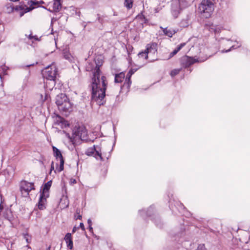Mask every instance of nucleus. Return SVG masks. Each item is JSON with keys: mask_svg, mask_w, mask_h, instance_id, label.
Wrapping results in <instances>:
<instances>
[{"mask_svg": "<svg viewBox=\"0 0 250 250\" xmlns=\"http://www.w3.org/2000/svg\"><path fill=\"white\" fill-rule=\"evenodd\" d=\"M100 66V65L97 64L93 70V64L89 63L86 66V69L87 71L93 70V77L90 84L91 100L101 105L105 103L104 97L107 83L106 77L102 75Z\"/></svg>", "mask_w": 250, "mask_h": 250, "instance_id": "f257e3e1", "label": "nucleus"}, {"mask_svg": "<svg viewBox=\"0 0 250 250\" xmlns=\"http://www.w3.org/2000/svg\"><path fill=\"white\" fill-rule=\"evenodd\" d=\"M56 104L59 110L65 112L66 115L72 110V104L64 94L61 93L57 96Z\"/></svg>", "mask_w": 250, "mask_h": 250, "instance_id": "f03ea898", "label": "nucleus"}, {"mask_svg": "<svg viewBox=\"0 0 250 250\" xmlns=\"http://www.w3.org/2000/svg\"><path fill=\"white\" fill-rule=\"evenodd\" d=\"M87 131L84 126H76L73 129L72 137L70 138L71 142L75 144L76 142L80 140H87Z\"/></svg>", "mask_w": 250, "mask_h": 250, "instance_id": "7ed1b4c3", "label": "nucleus"}, {"mask_svg": "<svg viewBox=\"0 0 250 250\" xmlns=\"http://www.w3.org/2000/svg\"><path fill=\"white\" fill-rule=\"evenodd\" d=\"M213 0H202L198 7L199 12L206 18H209L214 9Z\"/></svg>", "mask_w": 250, "mask_h": 250, "instance_id": "20e7f679", "label": "nucleus"}, {"mask_svg": "<svg viewBox=\"0 0 250 250\" xmlns=\"http://www.w3.org/2000/svg\"><path fill=\"white\" fill-rule=\"evenodd\" d=\"M188 6V2L186 0H173L171 3V13L174 19L177 18L181 11Z\"/></svg>", "mask_w": 250, "mask_h": 250, "instance_id": "39448f33", "label": "nucleus"}, {"mask_svg": "<svg viewBox=\"0 0 250 250\" xmlns=\"http://www.w3.org/2000/svg\"><path fill=\"white\" fill-rule=\"evenodd\" d=\"M148 55V61L152 62L157 60V44L155 42L148 43L145 49Z\"/></svg>", "mask_w": 250, "mask_h": 250, "instance_id": "423d86ee", "label": "nucleus"}, {"mask_svg": "<svg viewBox=\"0 0 250 250\" xmlns=\"http://www.w3.org/2000/svg\"><path fill=\"white\" fill-rule=\"evenodd\" d=\"M57 73V68L53 64L48 66L42 71L43 77L46 80H55Z\"/></svg>", "mask_w": 250, "mask_h": 250, "instance_id": "0eeeda50", "label": "nucleus"}, {"mask_svg": "<svg viewBox=\"0 0 250 250\" xmlns=\"http://www.w3.org/2000/svg\"><path fill=\"white\" fill-rule=\"evenodd\" d=\"M207 59L206 58L204 59L201 58L195 59L193 57H189L188 56H184L181 59V64L184 67H188L195 62H203Z\"/></svg>", "mask_w": 250, "mask_h": 250, "instance_id": "6e6552de", "label": "nucleus"}, {"mask_svg": "<svg viewBox=\"0 0 250 250\" xmlns=\"http://www.w3.org/2000/svg\"><path fill=\"white\" fill-rule=\"evenodd\" d=\"M85 153L87 156H93L97 160H103L101 147L100 146L94 145L93 147L87 149Z\"/></svg>", "mask_w": 250, "mask_h": 250, "instance_id": "1a4fd4ad", "label": "nucleus"}, {"mask_svg": "<svg viewBox=\"0 0 250 250\" xmlns=\"http://www.w3.org/2000/svg\"><path fill=\"white\" fill-rule=\"evenodd\" d=\"M34 185L32 183H29L26 181H21L20 185V189L23 196H27L29 192L32 189H34Z\"/></svg>", "mask_w": 250, "mask_h": 250, "instance_id": "9d476101", "label": "nucleus"}, {"mask_svg": "<svg viewBox=\"0 0 250 250\" xmlns=\"http://www.w3.org/2000/svg\"><path fill=\"white\" fill-rule=\"evenodd\" d=\"M54 154L56 159L60 161L59 171H61L63 169L64 160L62 158V153L59 149L55 146L52 147Z\"/></svg>", "mask_w": 250, "mask_h": 250, "instance_id": "9b49d317", "label": "nucleus"}, {"mask_svg": "<svg viewBox=\"0 0 250 250\" xmlns=\"http://www.w3.org/2000/svg\"><path fill=\"white\" fill-rule=\"evenodd\" d=\"M184 236L185 233L184 232H182L180 233V234H177L176 240L177 238H178L177 241L179 243H181L184 247L188 249L189 246H190L191 243L189 240H185V238H184Z\"/></svg>", "mask_w": 250, "mask_h": 250, "instance_id": "f8f14e48", "label": "nucleus"}, {"mask_svg": "<svg viewBox=\"0 0 250 250\" xmlns=\"http://www.w3.org/2000/svg\"><path fill=\"white\" fill-rule=\"evenodd\" d=\"M137 69H131L129 70L128 73L126 75V79L125 80V82L123 85V86H126L127 88H129L131 82L130 81V78L131 76L136 71Z\"/></svg>", "mask_w": 250, "mask_h": 250, "instance_id": "ddd939ff", "label": "nucleus"}, {"mask_svg": "<svg viewBox=\"0 0 250 250\" xmlns=\"http://www.w3.org/2000/svg\"><path fill=\"white\" fill-rule=\"evenodd\" d=\"M48 197L44 196L43 194H40L38 207L40 210H43L46 208V199Z\"/></svg>", "mask_w": 250, "mask_h": 250, "instance_id": "4468645a", "label": "nucleus"}, {"mask_svg": "<svg viewBox=\"0 0 250 250\" xmlns=\"http://www.w3.org/2000/svg\"><path fill=\"white\" fill-rule=\"evenodd\" d=\"M64 240L66 243L67 247L72 250L73 248V243L72 238V234L70 233H67L64 237Z\"/></svg>", "mask_w": 250, "mask_h": 250, "instance_id": "2eb2a0df", "label": "nucleus"}, {"mask_svg": "<svg viewBox=\"0 0 250 250\" xmlns=\"http://www.w3.org/2000/svg\"><path fill=\"white\" fill-rule=\"evenodd\" d=\"M52 182L51 181L47 182L45 183L43 187L42 191L41 194H43L44 196L49 197V190L51 186Z\"/></svg>", "mask_w": 250, "mask_h": 250, "instance_id": "dca6fc26", "label": "nucleus"}, {"mask_svg": "<svg viewBox=\"0 0 250 250\" xmlns=\"http://www.w3.org/2000/svg\"><path fill=\"white\" fill-rule=\"evenodd\" d=\"M3 217L11 223H12L14 217L11 209L8 208L6 209L3 213Z\"/></svg>", "mask_w": 250, "mask_h": 250, "instance_id": "f3484780", "label": "nucleus"}, {"mask_svg": "<svg viewBox=\"0 0 250 250\" xmlns=\"http://www.w3.org/2000/svg\"><path fill=\"white\" fill-rule=\"evenodd\" d=\"M55 80H48L44 82V88L46 90H51L53 89L55 85Z\"/></svg>", "mask_w": 250, "mask_h": 250, "instance_id": "a211bd4d", "label": "nucleus"}, {"mask_svg": "<svg viewBox=\"0 0 250 250\" xmlns=\"http://www.w3.org/2000/svg\"><path fill=\"white\" fill-rule=\"evenodd\" d=\"M222 28L223 27L221 25L212 24L209 26V30L211 32H213L215 34H217L219 33L221 31Z\"/></svg>", "mask_w": 250, "mask_h": 250, "instance_id": "6ab92c4d", "label": "nucleus"}, {"mask_svg": "<svg viewBox=\"0 0 250 250\" xmlns=\"http://www.w3.org/2000/svg\"><path fill=\"white\" fill-rule=\"evenodd\" d=\"M125 77V73L121 72L119 74H116L115 76L114 82L115 83H121L124 80Z\"/></svg>", "mask_w": 250, "mask_h": 250, "instance_id": "aec40b11", "label": "nucleus"}, {"mask_svg": "<svg viewBox=\"0 0 250 250\" xmlns=\"http://www.w3.org/2000/svg\"><path fill=\"white\" fill-rule=\"evenodd\" d=\"M160 28L163 30L164 34L169 37H172L175 33V31L173 30L167 28H163L162 27H160Z\"/></svg>", "mask_w": 250, "mask_h": 250, "instance_id": "412c9836", "label": "nucleus"}, {"mask_svg": "<svg viewBox=\"0 0 250 250\" xmlns=\"http://www.w3.org/2000/svg\"><path fill=\"white\" fill-rule=\"evenodd\" d=\"M153 210V207L150 206L149 208L146 210L145 209H142L139 210V212L141 216H144L145 215L149 216L151 215V212Z\"/></svg>", "mask_w": 250, "mask_h": 250, "instance_id": "4be33fe9", "label": "nucleus"}, {"mask_svg": "<svg viewBox=\"0 0 250 250\" xmlns=\"http://www.w3.org/2000/svg\"><path fill=\"white\" fill-rule=\"evenodd\" d=\"M8 69V67L6 66L5 65L0 66V79L1 82L3 81L2 76L7 74V71Z\"/></svg>", "mask_w": 250, "mask_h": 250, "instance_id": "5701e85b", "label": "nucleus"}, {"mask_svg": "<svg viewBox=\"0 0 250 250\" xmlns=\"http://www.w3.org/2000/svg\"><path fill=\"white\" fill-rule=\"evenodd\" d=\"M185 43H182L180 44L176 49H175L170 54V57H172L176 54L179 51H180L185 45Z\"/></svg>", "mask_w": 250, "mask_h": 250, "instance_id": "b1692460", "label": "nucleus"}, {"mask_svg": "<svg viewBox=\"0 0 250 250\" xmlns=\"http://www.w3.org/2000/svg\"><path fill=\"white\" fill-rule=\"evenodd\" d=\"M53 8L54 11H59L61 8V0H54Z\"/></svg>", "mask_w": 250, "mask_h": 250, "instance_id": "393cba45", "label": "nucleus"}, {"mask_svg": "<svg viewBox=\"0 0 250 250\" xmlns=\"http://www.w3.org/2000/svg\"><path fill=\"white\" fill-rule=\"evenodd\" d=\"M63 57L65 59L68 60L69 62H72L73 60V57L70 54V53L67 50H64L63 52Z\"/></svg>", "mask_w": 250, "mask_h": 250, "instance_id": "a878e982", "label": "nucleus"}, {"mask_svg": "<svg viewBox=\"0 0 250 250\" xmlns=\"http://www.w3.org/2000/svg\"><path fill=\"white\" fill-rule=\"evenodd\" d=\"M63 120V119L60 116H57L54 119V124L60 126Z\"/></svg>", "mask_w": 250, "mask_h": 250, "instance_id": "bb28decb", "label": "nucleus"}, {"mask_svg": "<svg viewBox=\"0 0 250 250\" xmlns=\"http://www.w3.org/2000/svg\"><path fill=\"white\" fill-rule=\"evenodd\" d=\"M133 0H125V5L128 9L132 7Z\"/></svg>", "mask_w": 250, "mask_h": 250, "instance_id": "cd10ccee", "label": "nucleus"}, {"mask_svg": "<svg viewBox=\"0 0 250 250\" xmlns=\"http://www.w3.org/2000/svg\"><path fill=\"white\" fill-rule=\"evenodd\" d=\"M138 56L140 58H144L146 60H148V54H147V53L146 52L145 50L143 52H140L138 54Z\"/></svg>", "mask_w": 250, "mask_h": 250, "instance_id": "c85d7f7f", "label": "nucleus"}, {"mask_svg": "<svg viewBox=\"0 0 250 250\" xmlns=\"http://www.w3.org/2000/svg\"><path fill=\"white\" fill-rule=\"evenodd\" d=\"M181 68L174 69L172 70L170 72L171 76L172 77H174L176 75L178 74L179 73V72L181 71Z\"/></svg>", "mask_w": 250, "mask_h": 250, "instance_id": "c756f323", "label": "nucleus"}, {"mask_svg": "<svg viewBox=\"0 0 250 250\" xmlns=\"http://www.w3.org/2000/svg\"><path fill=\"white\" fill-rule=\"evenodd\" d=\"M237 44H238V45L237 46L235 47V46L234 45H233L231 46V47L229 49L223 50L221 51V52L222 53H227V52L230 51L231 49L236 48L237 47H239L241 45V44L240 43H239L238 42H237Z\"/></svg>", "mask_w": 250, "mask_h": 250, "instance_id": "7c9ffc66", "label": "nucleus"}, {"mask_svg": "<svg viewBox=\"0 0 250 250\" xmlns=\"http://www.w3.org/2000/svg\"><path fill=\"white\" fill-rule=\"evenodd\" d=\"M23 237L27 243L29 244L31 242V236L28 233H23Z\"/></svg>", "mask_w": 250, "mask_h": 250, "instance_id": "2f4dec72", "label": "nucleus"}, {"mask_svg": "<svg viewBox=\"0 0 250 250\" xmlns=\"http://www.w3.org/2000/svg\"><path fill=\"white\" fill-rule=\"evenodd\" d=\"M80 210L79 209H77L76 210V214L75 215V218L76 220L79 219L81 220L82 219V216L80 214Z\"/></svg>", "mask_w": 250, "mask_h": 250, "instance_id": "473e14b6", "label": "nucleus"}, {"mask_svg": "<svg viewBox=\"0 0 250 250\" xmlns=\"http://www.w3.org/2000/svg\"><path fill=\"white\" fill-rule=\"evenodd\" d=\"M68 125H69V124L64 119H63V120L62 121V123L60 125L61 127H62V128L66 127L68 126Z\"/></svg>", "mask_w": 250, "mask_h": 250, "instance_id": "72a5a7b5", "label": "nucleus"}, {"mask_svg": "<svg viewBox=\"0 0 250 250\" xmlns=\"http://www.w3.org/2000/svg\"><path fill=\"white\" fill-rule=\"evenodd\" d=\"M41 100L42 102H45L46 101H47L49 100V95L46 93H45L44 98L43 97V95H42V94L41 95Z\"/></svg>", "mask_w": 250, "mask_h": 250, "instance_id": "f704fd0d", "label": "nucleus"}, {"mask_svg": "<svg viewBox=\"0 0 250 250\" xmlns=\"http://www.w3.org/2000/svg\"><path fill=\"white\" fill-rule=\"evenodd\" d=\"M181 26L183 27H187L188 24V20H183L181 22Z\"/></svg>", "mask_w": 250, "mask_h": 250, "instance_id": "c9c22d12", "label": "nucleus"}, {"mask_svg": "<svg viewBox=\"0 0 250 250\" xmlns=\"http://www.w3.org/2000/svg\"><path fill=\"white\" fill-rule=\"evenodd\" d=\"M197 250H206L205 246L204 244H199L197 247Z\"/></svg>", "mask_w": 250, "mask_h": 250, "instance_id": "e433bc0d", "label": "nucleus"}, {"mask_svg": "<svg viewBox=\"0 0 250 250\" xmlns=\"http://www.w3.org/2000/svg\"><path fill=\"white\" fill-rule=\"evenodd\" d=\"M41 37L39 38L37 36L35 35L33 36V40H34L35 41H41Z\"/></svg>", "mask_w": 250, "mask_h": 250, "instance_id": "4c0bfd02", "label": "nucleus"}, {"mask_svg": "<svg viewBox=\"0 0 250 250\" xmlns=\"http://www.w3.org/2000/svg\"><path fill=\"white\" fill-rule=\"evenodd\" d=\"M80 227L83 230H84L85 229L84 225L83 223H81L80 224Z\"/></svg>", "mask_w": 250, "mask_h": 250, "instance_id": "58836bf2", "label": "nucleus"}, {"mask_svg": "<svg viewBox=\"0 0 250 250\" xmlns=\"http://www.w3.org/2000/svg\"><path fill=\"white\" fill-rule=\"evenodd\" d=\"M87 223L89 226H92V221L90 219H88Z\"/></svg>", "mask_w": 250, "mask_h": 250, "instance_id": "ea45409f", "label": "nucleus"}, {"mask_svg": "<svg viewBox=\"0 0 250 250\" xmlns=\"http://www.w3.org/2000/svg\"><path fill=\"white\" fill-rule=\"evenodd\" d=\"M88 229H89V231L91 232H93V228L92 227V226H88Z\"/></svg>", "mask_w": 250, "mask_h": 250, "instance_id": "a19ab883", "label": "nucleus"}, {"mask_svg": "<svg viewBox=\"0 0 250 250\" xmlns=\"http://www.w3.org/2000/svg\"><path fill=\"white\" fill-rule=\"evenodd\" d=\"M28 38L29 40H33V36L32 34H30V35L28 36Z\"/></svg>", "mask_w": 250, "mask_h": 250, "instance_id": "79ce46f5", "label": "nucleus"}, {"mask_svg": "<svg viewBox=\"0 0 250 250\" xmlns=\"http://www.w3.org/2000/svg\"><path fill=\"white\" fill-rule=\"evenodd\" d=\"M78 228H76V227H74L73 229H72V233H74L77 230Z\"/></svg>", "mask_w": 250, "mask_h": 250, "instance_id": "37998d69", "label": "nucleus"}, {"mask_svg": "<svg viewBox=\"0 0 250 250\" xmlns=\"http://www.w3.org/2000/svg\"><path fill=\"white\" fill-rule=\"evenodd\" d=\"M71 183L72 184H76V180L75 179H71Z\"/></svg>", "mask_w": 250, "mask_h": 250, "instance_id": "c03bdc74", "label": "nucleus"}, {"mask_svg": "<svg viewBox=\"0 0 250 250\" xmlns=\"http://www.w3.org/2000/svg\"><path fill=\"white\" fill-rule=\"evenodd\" d=\"M51 27H52V21H51ZM53 33H54L53 29V27H51V34H53Z\"/></svg>", "mask_w": 250, "mask_h": 250, "instance_id": "a18cd8bd", "label": "nucleus"}, {"mask_svg": "<svg viewBox=\"0 0 250 250\" xmlns=\"http://www.w3.org/2000/svg\"><path fill=\"white\" fill-rule=\"evenodd\" d=\"M34 65V63H33V64H28L27 65L25 66L26 67H29L31 66H33Z\"/></svg>", "mask_w": 250, "mask_h": 250, "instance_id": "49530a36", "label": "nucleus"}, {"mask_svg": "<svg viewBox=\"0 0 250 250\" xmlns=\"http://www.w3.org/2000/svg\"><path fill=\"white\" fill-rule=\"evenodd\" d=\"M65 200H66V203H67V204H66V205L65 207H68V205H69V203H68V200H67V199H66V197H65Z\"/></svg>", "mask_w": 250, "mask_h": 250, "instance_id": "de8ad7c7", "label": "nucleus"}, {"mask_svg": "<svg viewBox=\"0 0 250 250\" xmlns=\"http://www.w3.org/2000/svg\"><path fill=\"white\" fill-rule=\"evenodd\" d=\"M9 0L11 1H13V2H16V1H19L20 0Z\"/></svg>", "mask_w": 250, "mask_h": 250, "instance_id": "09e8293b", "label": "nucleus"}, {"mask_svg": "<svg viewBox=\"0 0 250 250\" xmlns=\"http://www.w3.org/2000/svg\"><path fill=\"white\" fill-rule=\"evenodd\" d=\"M155 223H156V225L157 226H158V227H161V225H159V224H157V223H156V222H155Z\"/></svg>", "mask_w": 250, "mask_h": 250, "instance_id": "8fccbe9b", "label": "nucleus"}, {"mask_svg": "<svg viewBox=\"0 0 250 250\" xmlns=\"http://www.w3.org/2000/svg\"><path fill=\"white\" fill-rule=\"evenodd\" d=\"M55 44L57 45L56 39L55 38Z\"/></svg>", "mask_w": 250, "mask_h": 250, "instance_id": "3c124183", "label": "nucleus"}, {"mask_svg": "<svg viewBox=\"0 0 250 250\" xmlns=\"http://www.w3.org/2000/svg\"><path fill=\"white\" fill-rule=\"evenodd\" d=\"M26 247H28V248H30V247L28 245H27Z\"/></svg>", "mask_w": 250, "mask_h": 250, "instance_id": "603ef678", "label": "nucleus"}, {"mask_svg": "<svg viewBox=\"0 0 250 250\" xmlns=\"http://www.w3.org/2000/svg\"><path fill=\"white\" fill-rule=\"evenodd\" d=\"M0 209H1V206H0Z\"/></svg>", "mask_w": 250, "mask_h": 250, "instance_id": "864d4df0", "label": "nucleus"}]
</instances>
